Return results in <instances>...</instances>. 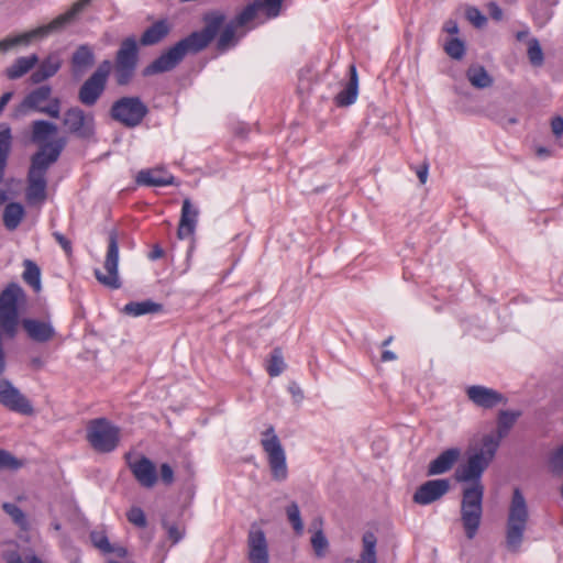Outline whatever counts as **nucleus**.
Returning <instances> with one entry per match:
<instances>
[{"label":"nucleus","mask_w":563,"mask_h":563,"mask_svg":"<svg viewBox=\"0 0 563 563\" xmlns=\"http://www.w3.org/2000/svg\"><path fill=\"white\" fill-rule=\"evenodd\" d=\"M498 450V443L490 437H483L481 446L468 454L465 463L454 473L456 482L463 484L461 521L467 539L472 540L481 526L485 487L482 476Z\"/></svg>","instance_id":"nucleus-1"},{"label":"nucleus","mask_w":563,"mask_h":563,"mask_svg":"<svg viewBox=\"0 0 563 563\" xmlns=\"http://www.w3.org/2000/svg\"><path fill=\"white\" fill-rule=\"evenodd\" d=\"M205 27L192 32L159 55L144 70V76H152L174 69L187 53H197L206 48L216 37L225 21V15L219 11L209 12L203 18Z\"/></svg>","instance_id":"nucleus-2"},{"label":"nucleus","mask_w":563,"mask_h":563,"mask_svg":"<svg viewBox=\"0 0 563 563\" xmlns=\"http://www.w3.org/2000/svg\"><path fill=\"white\" fill-rule=\"evenodd\" d=\"M62 148L59 143L45 144L32 156L25 194L30 203H41L46 199V173L58 159Z\"/></svg>","instance_id":"nucleus-3"},{"label":"nucleus","mask_w":563,"mask_h":563,"mask_svg":"<svg viewBox=\"0 0 563 563\" xmlns=\"http://www.w3.org/2000/svg\"><path fill=\"white\" fill-rule=\"evenodd\" d=\"M528 519L529 511L526 498L519 488H515L506 525V547L509 551H519L523 541Z\"/></svg>","instance_id":"nucleus-4"},{"label":"nucleus","mask_w":563,"mask_h":563,"mask_svg":"<svg viewBox=\"0 0 563 563\" xmlns=\"http://www.w3.org/2000/svg\"><path fill=\"white\" fill-rule=\"evenodd\" d=\"M25 292L15 283L9 284L0 294V327L4 334L13 338L19 327V309L25 303Z\"/></svg>","instance_id":"nucleus-5"},{"label":"nucleus","mask_w":563,"mask_h":563,"mask_svg":"<svg viewBox=\"0 0 563 563\" xmlns=\"http://www.w3.org/2000/svg\"><path fill=\"white\" fill-rule=\"evenodd\" d=\"M139 52L135 36H128L121 42L112 64L118 86H126L134 78L139 64Z\"/></svg>","instance_id":"nucleus-6"},{"label":"nucleus","mask_w":563,"mask_h":563,"mask_svg":"<svg viewBox=\"0 0 563 563\" xmlns=\"http://www.w3.org/2000/svg\"><path fill=\"white\" fill-rule=\"evenodd\" d=\"M87 440L99 453H110L120 442V428L106 418L93 419L87 427Z\"/></svg>","instance_id":"nucleus-7"},{"label":"nucleus","mask_w":563,"mask_h":563,"mask_svg":"<svg viewBox=\"0 0 563 563\" xmlns=\"http://www.w3.org/2000/svg\"><path fill=\"white\" fill-rule=\"evenodd\" d=\"M261 444L267 455L273 479L284 482L288 476L286 453L273 426L262 432Z\"/></svg>","instance_id":"nucleus-8"},{"label":"nucleus","mask_w":563,"mask_h":563,"mask_svg":"<svg viewBox=\"0 0 563 563\" xmlns=\"http://www.w3.org/2000/svg\"><path fill=\"white\" fill-rule=\"evenodd\" d=\"M111 69L112 63L109 59H104L84 81L78 90V100L81 104L92 107L98 102L106 90Z\"/></svg>","instance_id":"nucleus-9"},{"label":"nucleus","mask_w":563,"mask_h":563,"mask_svg":"<svg viewBox=\"0 0 563 563\" xmlns=\"http://www.w3.org/2000/svg\"><path fill=\"white\" fill-rule=\"evenodd\" d=\"M147 112L146 104L139 97H122L110 109L111 118L125 128L140 125Z\"/></svg>","instance_id":"nucleus-10"},{"label":"nucleus","mask_w":563,"mask_h":563,"mask_svg":"<svg viewBox=\"0 0 563 563\" xmlns=\"http://www.w3.org/2000/svg\"><path fill=\"white\" fill-rule=\"evenodd\" d=\"M118 263H119V242H118V233L115 230H111L109 232L108 238V250L104 260V269L106 274H103L100 269L95 271V276L100 284L111 289H118L121 287V282L118 273Z\"/></svg>","instance_id":"nucleus-11"},{"label":"nucleus","mask_w":563,"mask_h":563,"mask_svg":"<svg viewBox=\"0 0 563 563\" xmlns=\"http://www.w3.org/2000/svg\"><path fill=\"white\" fill-rule=\"evenodd\" d=\"M63 123L70 133L79 137L87 139L93 134V115L85 113L79 107H71L66 110Z\"/></svg>","instance_id":"nucleus-12"},{"label":"nucleus","mask_w":563,"mask_h":563,"mask_svg":"<svg viewBox=\"0 0 563 563\" xmlns=\"http://www.w3.org/2000/svg\"><path fill=\"white\" fill-rule=\"evenodd\" d=\"M0 404L12 411L23 415L33 413V407L29 399L8 379L0 380Z\"/></svg>","instance_id":"nucleus-13"},{"label":"nucleus","mask_w":563,"mask_h":563,"mask_svg":"<svg viewBox=\"0 0 563 563\" xmlns=\"http://www.w3.org/2000/svg\"><path fill=\"white\" fill-rule=\"evenodd\" d=\"M91 0H78L65 13L56 16L48 24L41 25L31 30L35 40L44 38L49 34L62 30L66 24L70 23L89 3Z\"/></svg>","instance_id":"nucleus-14"},{"label":"nucleus","mask_w":563,"mask_h":563,"mask_svg":"<svg viewBox=\"0 0 563 563\" xmlns=\"http://www.w3.org/2000/svg\"><path fill=\"white\" fill-rule=\"evenodd\" d=\"M247 559L250 563H269L265 532L256 525H252L247 533Z\"/></svg>","instance_id":"nucleus-15"},{"label":"nucleus","mask_w":563,"mask_h":563,"mask_svg":"<svg viewBox=\"0 0 563 563\" xmlns=\"http://www.w3.org/2000/svg\"><path fill=\"white\" fill-rule=\"evenodd\" d=\"M450 486V481L446 478L427 481L417 488L412 500L421 506L430 505L448 494Z\"/></svg>","instance_id":"nucleus-16"},{"label":"nucleus","mask_w":563,"mask_h":563,"mask_svg":"<svg viewBox=\"0 0 563 563\" xmlns=\"http://www.w3.org/2000/svg\"><path fill=\"white\" fill-rule=\"evenodd\" d=\"M468 399L476 406L490 409L498 404H506L507 399L499 391L482 385H473L466 389Z\"/></svg>","instance_id":"nucleus-17"},{"label":"nucleus","mask_w":563,"mask_h":563,"mask_svg":"<svg viewBox=\"0 0 563 563\" xmlns=\"http://www.w3.org/2000/svg\"><path fill=\"white\" fill-rule=\"evenodd\" d=\"M134 478L145 488H152L157 482L155 464L146 456L129 463Z\"/></svg>","instance_id":"nucleus-18"},{"label":"nucleus","mask_w":563,"mask_h":563,"mask_svg":"<svg viewBox=\"0 0 563 563\" xmlns=\"http://www.w3.org/2000/svg\"><path fill=\"white\" fill-rule=\"evenodd\" d=\"M199 210L194 207L190 199L183 201L180 221L177 230V236L184 240L195 233L198 222Z\"/></svg>","instance_id":"nucleus-19"},{"label":"nucleus","mask_w":563,"mask_h":563,"mask_svg":"<svg viewBox=\"0 0 563 563\" xmlns=\"http://www.w3.org/2000/svg\"><path fill=\"white\" fill-rule=\"evenodd\" d=\"M71 74L74 78L82 77L86 71L95 64V53L92 48L82 44L73 53L71 56Z\"/></svg>","instance_id":"nucleus-20"},{"label":"nucleus","mask_w":563,"mask_h":563,"mask_svg":"<svg viewBox=\"0 0 563 563\" xmlns=\"http://www.w3.org/2000/svg\"><path fill=\"white\" fill-rule=\"evenodd\" d=\"M461 456V450L451 448L443 451L433 461L429 463L428 475H440L449 472Z\"/></svg>","instance_id":"nucleus-21"},{"label":"nucleus","mask_w":563,"mask_h":563,"mask_svg":"<svg viewBox=\"0 0 563 563\" xmlns=\"http://www.w3.org/2000/svg\"><path fill=\"white\" fill-rule=\"evenodd\" d=\"M22 325L27 335L36 342H47L55 335L53 325L46 321L23 319Z\"/></svg>","instance_id":"nucleus-22"},{"label":"nucleus","mask_w":563,"mask_h":563,"mask_svg":"<svg viewBox=\"0 0 563 563\" xmlns=\"http://www.w3.org/2000/svg\"><path fill=\"white\" fill-rule=\"evenodd\" d=\"M52 95V88L47 85L41 86L35 90L31 91L21 102L19 112L26 113L27 110H35L41 112L43 109V102L49 99Z\"/></svg>","instance_id":"nucleus-23"},{"label":"nucleus","mask_w":563,"mask_h":563,"mask_svg":"<svg viewBox=\"0 0 563 563\" xmlns=\"http://www.w3.org/2000/svg\"><path fill=\"white\" fill-rule=\"evenodd\" d=\"M350 79L344 89L335 97V103L339 107H347L356 101L358 93V77L355 65L350 66Z\"/></svg>","instance_id":"nucleus-24"},{"label":"nucleus","mask_w":563,"mask_h":563,"mask_svg":"<svg viewBox=\"0 0 563 563\" xmlns=\"http://www.w3.org/2000/svg\"><path fill=\"white\" fill-rule=\"evenodd\" d=\"M136 183L143 186L162 187L174 183V177L163 169H142L136 176Z\"/></svg>","instance_id":"nucleus-25"},{"label":"nucleus","mask_w":563,"mask_h":563,"mask_svg":"<svg viewBox=\"0 0 563 563\" xmlns=\"http://www.w3.org/2000/svg\"><path fill=\"white\" fill-rule=\"evenodd\" d=\"M521 416V411H509V410H501L498 413L497 418V431L496 434L489 433L485 434L484 437H490L495 439L498 443V446L500 445V441L503 438H505L510 429L516 423L517 419Z\"/></svg>","instance_id":"nucleus-26"},{"label":"nucleus","mask_w":563,"mask_h":563,"mask_svg":"<svg viewBox=\"0 0 563 563\" xmlns=\"http://www.w3.org/2000/svg\"><path fill=\"white\" fill-rule=\"evenodd\" d=\"M169 31L170 26L168 22L166 20H159L143 32L140 43L143 46L155 45L165 38Z\"/></svg>","instance_id":"nucleus-27"},{"label":"nucleus","mask_w":563,"mask_h":563,"mask_svg":"<svg viewBox=\"0 0 563 563\" xmlns=\"http://www.w3.org/2000/svg\"><path fill=\"white\" fill-rule=\"evenodd\" d=\"M37 62L38 58L35 54L19 57L10 67L7 68V77L12 80L19 79L27 74L37 64Z\"/></svg>","instance_id":"nucleus-28"},{"label":"nucleus","mask_w":563,"mask_h":563,"mask_svg":"<svg viewBox=\"0 0 563 563\" xmlns=\"http://www.w3.org/2000/svg\"><path fill=\"white\" fill-rule=\"evenodd\" d=\"M163 306L152 300L131 301L123 308V312L128 316L140 317L148 313L162 311Z\"/></svg>","instance_id":"nucleus-29"},{"label":"nucleus","mask_w":563,"mask_h":563,"mask_svg":"<svg viewBox=\"0 0 563 563\" xmlns=\"http://www.w3.org/2000/svg\"><path fill=\"white\" fill-rule=\"evenodd\" d=\"M12 135L9 126H0V184L3 183L8 157L11 151Z\"/></svg>","instance_id":"nucleus-30"},{"label":"nucleus","mask_w":563,"mask_h":563,"mask_svg":"<svg viewBox=\"0 0 563 563\" xmlns=\"http://www.w3.org/2000/svg\"><path fill=\"white\" fill-rule=\"evenodd\" d=\"M466 77L471 85L478 89L488 88L493 85V78L481 65H471L466 71Z\"/></svg>","instance_id":"nucleus-31"},{"label":"nucleus","mask_w":563,"mask_h":563,"mask_svg":"<svg viewBox=\"0 0 563 563\" xmlns=\"http://www.w3.org/2000/svg\"><path fill=\"white\" fill-rule=\"evenodd\" d=\"M363 549L358 563H377L376 544L377 538L373 532H365L362 538Z\"/></svg>","instance_id":"nucleus-32"},{"label":"nucleus","mask_w":563,"mask_h":563,"mask_svg":"<svg viewBox=\"0 0 563 563\" xmlns=\"http://www.w3.org/2000/svg\"><path fill=\"white\" fill-rule=\"evenodd\" d=\"M24 216L22 205L11 202L5 206L3 211V223L8 230H14L19 227Z\"/></svg>","instance_id":"nucleus-33"},{"label":"nucleus","mask_w":563,"mask_h":563,"mask_svg":"<svg viewBox=\"0 0 563 563\" xmlns=\"http://www.w3.org/2000/svg\"><path fill=\"white\" fill-rule=\"evenodd\" d=\"M57 132V126L45 120H36L32 123V141L42 143Z\"/></svg>","instance_id":"nucleus-34"},{"label":"nucleus","mask_w":563,"mask_h":563,"mask_svg":"<svg viewBox=\"0 0 563 563\" xmlns=\"http://www.w3.org/2000/svg\"><path fill=\"white\" fill-rule=\"evenodd\" d=\"M34 40L35 37L31 33V31L13 36H7L5 38L0 41V53H5L16 46H27Z\"/></svg>","instance_id":"nucleus-35"},{"label":"nucleus","mask_w":563,"mask_h":563,"mask_svg":"<svg viewBox=\"0 0 563 563\" xmlns=\"http://www.w3.org/2000/svg\"><path fill=\"white\" fill-rule=\"evenodd\" d=\"M314 527L319 526L318 530L313 533L311 537V545L314 551V554L318 558H323L325 555V552L329 548L328 539L325 538L321 526H322V519H316L312 523Z\"/></svg>","instance_id":"nucleus-36"},{"label":"nucleus","mask_w":563,"mask_h":563,"mask_svg":"<svg viewBox=\"0 0 563 563\" xmlns=\"http://www.w3.org/2000/svg\"><path fill=\"white\" fill-rule=\"evenodd\" d=\"M23 272V280L29 284L35 291L41 290V271L40 267L31 260H25Z\"/></svg>","instance_id":"nucleus-37"},{"label":"nucleus","mask_w":563,"mask_h":563,"mask_svg":"<svg viewBox=\"0 0 563 563\" xmlns=\"http://www.w3.org/2000/svg\"><path fill=\"white\" fill-rule=\"evenodd\" d=\"M239 27L232 22L230 21L223 29V31L221 32L219 38H218V48L220 51H225L228 49L229 47L231 46H234L239 38L235 36V33H236V30Z\"/></svg>","instance_id":"nucleus-38"},{"label":"nucleus","mask_w":563,"mask_h":563,"mask_svg":"<svg viewBox=\"0 0 563 563\" xmlns=\"http://www.w3.org/2000/svg\"><path fill=\"white\" fill-rule=\"evenodd\" d=\"M3 511L11 517L13 522L22 530L29 529V521L23 510L12 503L2 504Z\"/></svg>","instance_id":"nucleus-39"},{"label":"nucleus","mask_w":563,"mask_h":563,"mask_svg":"<svg viewBox=\"0 0 563 563\" xmlns=\"http://www.w3.org/2000/svg\"><path fill=\"white\" fill-rule=\"evenodd\" d=\"M284 0H254L258 11H263L268 19L280 14Z\"/></svg>","instance_id":"nucleus-40"},{"label":"nucleus","mask_w":563,"mask_h":563,"mask_svg":"<svg viewBox=\"0 0 563 563\" xmlns=\"http://www.w3.org/2000/svg\"><path fill=\"white\" fill-rule=\"evenodd\" d=\"M285 367L286 364L283 358L282 350L278 347L274 349L266 367L269 376L276 377L280 375L284 372Z\"/></svg>","instance_id":"nucleus-41"},{"label":"nucleus","mask_w":563,"mask_h":563,"mask_svg":"<svg viewBox=\"0 0 563 563\" xmlns=\"http://www.w3.org/2000/svg\"><path fill=\"white\" fill-rule=\"evenodd\" d=\"M444 52L453 59L461 60L465 55V44L457 37L450 38L443 46Z\"/></svg>","instance_id":"nucleus-42"},{"label":"nucleus","mask_w":563,"mask_h":563,"mask_svg":"<svg viewBox=\"0 0 563 563\" xmlns=\"http://www.w3.org/2000/svg\"><path fill=\"white\" fill-rule=\"evenodd\" d=\"M258 12V9L253 1L247 4L233 20H231L238 27H243L253 21Z\"/></svg>","instance_id":"nucleus-43"},{"label":"nucleus","mask_w":563,"mask_h":563,"mask_svg":"<svg viewBox=\"0 0 563 563\" xmlns=\"http://www.w3.org/2000/svg\"><path fill=\"white\" fill-rule=\"evenodd\" d=\"M286 515L295 532L297 534H301L303 532V522L301 520L298 505L296 503L288 505L286 508Z\"/></svg>","instance_id":"nucleus-44"},{"label":"nucleus","mask_w":563,"mask_h":563,"mask_svg":"<svg viewBox=\"0 0 563 563\" xmlns=\"http://www.w3.org/2000/svg\"><path fill=\"white\" fill-rule=\"evenodd\" d=\"M528 58L533 66H541L544 62L541 45L537 38H530L528 42Z\"/></svg>","instance_id":"nucleus-45"},{"label":"nucleus","mask_w":563,"mask_h":563,"mask_svg":"<svg viewBox=\"0 0 563 563\" xmlns=\"http://www.w3.org/2000/svg\"><path fill=\"white\" fill-rule=\"evenodd\" d=\"M3 558L7 561V563H44L35 554L27 555L25 556V560H23L20 553L15 550L5 551Z\"/></svg>","instance_id":"nucleus-46"},{"label":"nucleus","mask_w":563,"mask_h":563,"mask_svg":"<svg viewBox=\"0 0 563 563\" xmlns=\"http://www.w3.org/2000/svg\"><path fill=\"white\" fill-rule=\"evenodd\" d=\"M23 463L11 453L0 450V470H18Z\"/></svg>","instance_id":"nucleus-47"},{"label":"nucleus","mask_w":563,"mask_h":563,"mask_svg":"<svg viewBox=\"0 0 563 563\" xmlns=\"http://www.w3.org/2000/svg\"><path fill=\"white\" fill-rule=\"evenodd\" d=\"M91 541L96 548L101 550L103 553H110L113 550V545L109 542L107 536L102 532L93 531L90 534Z\"/></svg>","instance_id":"nucleus-48"},{"label":"nucleus","mask_w":563,"mask_h":563,"mask_svg":"<svg viewBox=\"0 0 563 563\" xmlns=\"http://www.w3.org/2000/svg\"><path fill=\"white\" fill-rule=\"evenodd\" d=\"M40 68L49 78L58 71V69L60 68V62L57 57L49 56L40 65Z\"/></svg>","instance_id":"nucleus-49"},{"label":"nucleus","mask_w":563,"mask_h":563,"mask_svg":"<svg viewBox=\"0 0 563 563\" xmlns=\"http://www.w3.org/2000/svg\"><path fill=\"white\" fill-rule=\"evenodd\" d=\"M128 520L136 527L143 528L146 526V517L144 511L139 507H133L128 512Z\"/></svg>","instance_id":"nucleus-50"},{"label":"nucleus","mask_w":563,"mask_h":563,"mask_svg":"<svg viewBox=\"0 0 563 563\" xmlns=\"http://www.w3.org/2000/svg\"><path fill=\"white\" fill-rule=\"evenodd\" d=\"M466 19L476 27L483 26L487 21L486 16L483 15L482 12L474 7L466 9Z\"/></svg>","instance_id":"nucleus-51"},{"label":"nucleus","mask_w":563,"mask_h":563,"mask_svg":"<svg viewBox=\"0 0 563 563\" xmlns=\"http://www.w3.org/2000/svg\"><path fill=\"white\" fill-rule=\"evenodd\" d=\"M41 113L47 114L54 119H58L60 114V100L58 98L52 99L48 106H45L43 109H41Z\"/></svg>","instance_id":"nucleus-52"},{"label":"nucleus","mask_w":563,"mask_h":563,"mask_svg":"<svg viewBox=\"0 0 563 563\" xmlns=\"http://www.w3.org/2000/svg\"><path fill=\"white\" fill-rule=\"evenodd\" d=\"M550 463L555 472L563 471V442L560 448H558L550 457Z\"/></svg>","instance_id":"nucleus-53"},{"label":"nucleus","mask_w":563,"mask_h":563,"mask_svg":"<svg viewBox=\"0 0 563 563\" xmlns=\"http://www.w3.org/2000/svg\"><path fill=\"white\" fill-rule=\"evenodd\" d=\"M165 528L167 530L168 538L173 541V543L179 542L185 534V530L177 525L165 523Z\"/></svg>","instance_id":"nucleus-54"},{"label":"nucleus","mask_w":563,"mask_h":563,"mask_svg":"<svg viewBox=\"0 0 563 563\" xmlns=\"http://www.w3.org/2000/svg\"><path fill=\"white\" fill-rule=\"evenodd\" d=\"M53 236L55 241L60 245V247L65 251L66 254H70L73 251L71 242L60 232H53Z\"/></svg>","instance_id":"nucleus-55"},{"label":"nucleus","mask_w":563,"mask_h":563,"mask_svg":"<svg viewBox=\"0 0 563 563\" xmlns=\"http://www.w3.org/2000/svg\"><path fill=\"white\" fill-rule=\"evenodd\" d=\"M161 478L166 485H170L174 482V471L169 464L163 463L161 465Z\"/></svg>","instance_id":"nucleus-56"},{"label":"nucleus","mask_w":563,"mask_h":563,"mask_svg":"<svg viewBox=\"0 0 563 563\" xmlns=\"http://www.w3.org/2000/svg\"><path fill=\"white\" fill-rule=\"evenodd\" d=\"M551 129H552L553 134L556 137L562 136L563 135V118H561V117L553 118L551 121Z\"/></svg>","instance_id":"nucleus-57"},{"label":"nucleus","mask_w":563,"mask_h":563,"mask_svg":"<svg viewBox=\"0 0 563 563\" xmlns=\"http://www.w3.org/2000/svg\"><path fill=\"white\" fill-rule=\"evenodd\" d=\"M288 391L292 395L295 400L300 401L303 398L302 389L299 387V385L295 382H292L288 386Z\"/></svg>","instance_id":"nucleus-58"},{"label":"nucleus","mask_w":563,"mask_h":563,"mask_svg":"<svg viewBox=\"0 0 563 563\" xmlns=\"http://www.w3.org/2000/svg\"><path fill=\"white\" fill-rule=\"evenodd\" d=\"M488 9L492 19L496 21H500L503 19V10L496 3H489Z\"/></svg>","instance_id":"nucleus-59"},{"label":"nucleus","mask_w":563,"mask_h":563,"mask_svg":"<svg viewBox=\"0 0 563 563\" xmlns=\"http://www.w3.org/2000/svg\"><path fill=\"white\" fill-rule=\"evenodd\" d=\"M443 31L449 34H457L459 33L457 22L452 19L445 21V23L443 25Z\"/></svg>","instance_id":"nucleus-60"},{"label":"nucleus","mask_w":563,"mask_h":563,"mask_svg":"<svg viewBox=\"0 0 563 563\" xmlns=\"http://www.w3.org/2000/svg\"><path fill=\"white\" fill-rule=\"evenodd\" d=\"M46 79H48V77L45 75V73L40 67L35 71H33L31 75V80L33 84H40Z\"/></svg>","instance_id":"nucleus-61"},{"label":"nucleus","mask_w":563,"mask_h":563,"mask_svg":"<svg viewBox=\"0 0 563 563\" xmlns=\"http://www.w3.org/2000/svg\"><path fill=\"white\" fill-rule=\"evenodd\" d=\"M417 176L420 180L421 184H426L427 181V178H428V165H422L418 170H417Z\"/></svg>","instance_id":"nucleus-62"},{"label":"nucleus","mask_w":563,"mask_h":563,"mask_svg":"<svg viewBox=\"0 0 563 563\" xmlns=\"http://www.w3.org/2000/svg\"><path fill=\"white\" fill-rule=\"evenodd\" d=\"M164 255V251L158 246L155 245L153 250L151 251L148 257L153 261L161 258Z\"/></svg>","instance_id":"nucleus-63"},{"label":"nucleus","mask_w":563,"mask_h":563,"mask_svg":"<svg viewBox=\"0 0 563 563\" xmlns=\"http://www.w3.org/2000/svg\"><path fill=\"white\" fill-rule=\"evenodd\" d=\"M11 97H12L11 92H5L0 97V114L2 113V111L5 108V106L8 104V102L10 101ZM2 125L5 126L4 124H2Z\"/></svg>","instance_id":"nucleus-64"}]
</instances>
